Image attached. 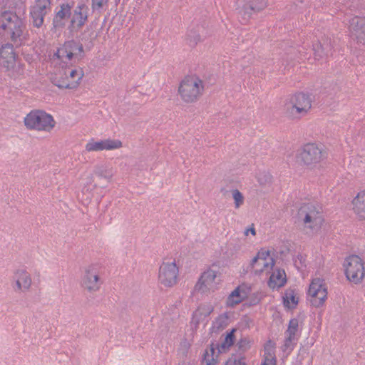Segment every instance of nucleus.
I'll use <instances>...</instances> for the list:
<instances>
[{
    "mask_svg": "<svg viewBox=\"0 0 365 365\" xmlns=\"http://www.w3.org/2000/svg\"><path fill=\"white\" fill-rule=\"evenodd\" d=\"M314 97L306 91L292 93L284 106V115L289 120H299L307 115L313 106Z\"/></svg>",
    "mask_w": 365,
    "mask_h": 365,
    "instance_id": "nucleus-1",
    "label": "nucleus"
},
{
    "mask_svg": "<svg viewBox=\"0 0 365 365\" xmlns=\"http://www.w3.org/2000/svg\"><path fill=\"white\" fill-rule=\"evenodd\" d=\"M0 28L16 46H21L28 38L24 21L15 12L5 11L1 14Z\"/></svg>",
    "mask_w": 365,
    "mask_h": 365,
    "instance_id": "nucleus-2",
    "label": "nucleus"
},
{
    "mask_svg": "<svg viewBox=\"0 0 365 365\" xmlns=\"http://www.w3.org/2000/svg\"><path fill=\"white\" fill-rule=\"evenodd\" d=\"M327 158V152L323 146L315 143L304 144L296 155L297 162L310 170H320L322 163Z\"/></svg>",
    "mask_w": 365,
    "mask_h": 365,
    "instance_id": "nucleus-3",
    "label": "nucleus"
},
{
    "mask_svg": "<svg viewBox=\"0 0 365 365\" xmlns=\"http://www.w3.org/2000/svg\"><path fill=\"white\" fill-rule=\"evenodd\" d=\"M205 91V83L197 75H187L180 81L178 92L185 103H194L200 100Z\"/></svg>",
    "mask_w": 365,
    "mask_h": 365,
    "instance_id": "nucleus-4",
    "label": "nucleus"
},
{
    "mask_svg": "<svg viewBox=\"0 0 365 365\" xmlns=\"http://www.w3.org/2000/svg\"><path fill=\"white\" fill-rule=\"evenodd\" d=\"M24 125L29 130L50 133L56 127L53 116L43 110L34 109L24 118Z\"/></svg>",
    "mask_w": 365,
    "mask_h": 365,
    "instance_id": "nucleus-5",
    "label": "nucleus"
},
{
    "mask_svg": "<svg viewBox=\"0 0 365 365\" xmlns=\"http://www.w3.org/2000/svg\"><path fill=\"white\" fill-rule=\"evenodd\" d=\"M346 279L351 284H361L365 279V260L359 255L346 256L342 262Z\"/></svg>",
    "mask_w": 365,
    "mask_h": 365,
    "instance_id": "nucleus-6",
    "label": "nucleus"
},
{
    "mask_svg": "<svg viewBox=\"0 0 365 365\" xmlns=\"http://www.w3.org/2000/svg\"><path fill=\"white\" fill-rule=\"evenodd\" d=\"M307 300L315 308L324 306L328 299V285L322 277L312 278L307 290Z\"/></svg>",
    "mask_w": 365,
    "mask_h": 365,
    "instance_id": "nucleus-7",
    "label": "nucleus"
},
{
    "mask_svg": "<svg viewBox=\"0 0 365 365\" xmlns=\"http://www.w3.org/2000/svg\"><path fill=\"white\" fill-rule=\"evenodd\" d=\"M55 56L65 63H78L84 57V48L78 42L68 41L57 48Z\"/></svg>",
    "mask_w": 365,
    "mask_h": 365,
    "instance_id": "nucleus-8",
    "label": "nucleus"
},
{
    "mask_svg": "<svg viewBox=\"0 0 365 365\" xmlns=\"http://www.w3.org/2000/svg\"><path fill=\"white\" fill-rule=\"evenodd\" d=\"M100 269L101 266L98 264H91L85 268L81 285L88 293L93 294L101 289L103 281Z\"/></svg>",
    "mask_w": 365,
    "mask_h": 365,
    "instance_id": "nucleus-9",
    "label": "nucleus"
},
{
    "mask_svg": "<svg viewBox=\"0 0 365 365\" xmlns=\"http://www.w3.org/2000/svg\"><path fill=\"white\" fill-rule=\"evenodd\" d=\"M299 215L303 216L305 227L312 232H317L322 227L324 218L319 210L312 204L303 205L299 210Z\"/></svg>",
    "mask_w": 365,
    "mask_h": 365,
    "instance_id": "nucleus-10",
    "label": "nucleus"
},
{
    "mask_svg": "<svg viewBox=\"0 0 365 365\" xmlns=\"http://www.w3.org/2000/svg\"><path fill=\"white\" fill-rule=\"evenodd\" d=\"M179 267L175 259L164 260L159 268L158 281L165 287H172L178 283Z\"/></svg>",
    "mask_w": 365,
    "mask_h": 365,
    "instance_id": "nucleus-11",
    "label": "nucleus"
},
{
    "mask_svg": "<svg viewBox=\"0 0 365 365\" xmlns=\"http://www.w3.org/2000/svg\"><path fill=\"white\" fill-rule=\"evenodd\" d=\"M274 265L275 259L272 256L270 250L267 248L260 249L250 261L251 269L256 274L267 273Z\"/></svg>",
    "mask_w": 365,
    "mask_h": 365,
    "instance_id": "nucleus-12",
    "label": "nucleus"
},
{
    "mask_svg": "<svg viewBox=\"0 0 365 365\" xmlns=\"http://www.w3.org/2000/svg\"><path fill=\"white\" fill-rule=\"evenodd\" d=\"M83 76V69L77 66L66 71L64 78L53 77L52 83L61 88L75 89L78 87Z\"/></svg>",
    "mask_w": 365,
    "mask_h": 365,
    "instance_id": "nucleus-13",
    "label": "nucleus"
},
{
    "mask_svg": "<svg viewBox=\"0 0 365 365\" xmlns=\"http://www.w3.org/2000/svg\"><path fill=\"white\" fill-rule=\"evenodd\" d=\"M17 60L18 55L12 44L6 43L0 46V69L6 72L13 73Z\"/></svg>",
    "mask_w": 365,
    "mask_h": 365,
    "instance_id": "nucleus-14",
    "label": "nucleus"
},
{
    "mask_svg": "<svg viewBox=\"0 0 365 365\" xmlns=\"http://www.w3.org/2000/svg\"><path fill=\"white\" fill-rule=\"evenodd\" d=\"M123 147V143L118 139L106 138L96 140L91 138L85 145L86 152H101L103 150H113Z\"/></svg>",
    "mask_w": 365,
    "mask_h": 365,
    "instance_id": "nucleus-15",
    "label": "nucleus"
},
{
    "mask_svg": "<svg viewBox=\"0 0 365 365\" xmlns=\"http://www.w3.org/2000/svg\"><path fill=\"white\" fill-rule=\"evenodd\" d=\"M33 281L30 273L25 269H17L14 272L11 286L16 293H25L32 287Z\"/></svg>",
    "mask_w": 365,
    "mask_h": 365,
    "instance_id": "nucleus-16",
    "label": "nucleus"
},
{
    "mask_svg": "<svg viewBox=\"0 0 365 365\" xmlns=\"http://www.w3.org/2000/svg\"><path fill=\"white\" fill-rule=\"evenodd\" d=\"M349 36L358 45H365V16H354L349 21Z\"/></svg>",
    "mask_w": 365,
    "mask_h": 365,
    "instance_id": "nucleus-17",
    "label": "nucleus"
},
{
    "mask_svg": "<svg viewBox=\"0 0 365 365\" xmlns=\"http://www.w3.org/2000/svg\"><path fill=\"white\" fill-rule=\"evenodd\" d=\"M218 272L211 268L205 269L199 277L195 289L203 293L214 292L217 289L216 279Z\"/></svg>",
    "mask_w": 365,
    "mask_h": 365,
    "instance_id": "nucleus-18",
    "label": "nucleus"
},
{
    "mask_svg": "<svg viewBox=\"0 0 365 365\" xmlns=\"http://www.w3.org/2000/svg\"><path fill=\"white\" fill-rule=\"evenodd\" d=\"M89 8L84 3H79L71 11L70 19V29L71 31H78L82 29L88 21Z\"/></svg>",
    "mask_w": 365,
    "mask_h": 365,
    "instance_id": "nucleus-19",
    "label": "nucleus"
},
{
    "mask_svg": "<svg viewBox=\"0 0 365 365\" xmlns=\"http://www.w3.org/2000/svg\"><path fill=\"white\" fill-rule=\"evenodd\" d=\"M50 7L51 0H35L30 8V16L34 26L40 28L43 25L44 17Z\"/></svg>",
    "mask_w": 365,
    "mask_h": 365,
    "instance_id": "nucleus-20",
    "label": "nucleus"
},
{
    "mask_svg": "<svg viewBox=\"0 0 365 365\" xmlns=\"http://www.w3.org/2000/svg\"><path fill=\"white\" fill-rule=\"evenodd\" d=\"M252 292V287L247 283L238 285L230 292L226 299V305L228 307H234L245 300Z\"/></svg>",
    "mask_w": 365,
    "mask_h": 365,
    "instance_id": "nucleus-21",
    "label": "nucleus"
},
{
    "mask_svg": "<svg viewBox=\"0 0 365 365\" xmlns=\"http://www.w3.org/2000/svg\"><path fill=\"white\" fill-rule=\"evenodd\" d=\"M268 6V0H248L240 8V14L250 18L253 14L264 11Z\"/></svg>",
    "mask_w": 365,
    "mask_h": 365,
    "instance_id": "nucleus-22",
    "label": "nucleus"
},
{
    "mask_svg": "<svg viewBox=\"0 0 365 365\" xmlns=\"http://www.w3.org/2000/svg\"><path fill=\"white\" fill-rule=\"evenodd\" d=\"M351 210L360 221H365V188L360 190L351 201Z\"/></svg>",
    "mask_w": 365,
    "mask_h": 365,
    "instance_id": "nucleus-23",
    "label": "nucleus"
},
{
    "mask_svg": "<svg viewBox=\"0 0 365 365\" xmlns=\"http://www.w3.org/2000/svg\"><path fill=\"white\" fill-rule=\"evenodd\" d=\"M72 6L68 3L61 4L56 8V14L53 19V25L55 29L63 28L66 24V20L71 19Z\"/></svg>",
    "mask_w": 365,
    "mask_h": 365,
    "instance_id": "nucleus-24",
    "label": "nucleus"
},
{
    "mask_svg": "<svg viewBox=\"0 0 365 365\" xmlns=\"http://www.w3.org/2000/svg\"><path fill=\"white\" fill-rule=\"evenodd\" d=\"M213 310L214 307L211 303L200 304L192 313L191 323L197 326L206 322Z\"/></svg>",
    "mask_w": 365,
    "mask_h": 365,
    "instance_id": "nucleus-25",
    "label": "nucleus"
},
{
    "mask_svg": "<svg viewBox=\"0 0 365 365\" xmlns=\"http://www.w3.org/2000/svg\"><path fill=\"white\" fill-rule=\"evenodd\" d=\"M299 322L297 319H292L289 321L288 328L286 331V338L283 347L284 351L292 350L293 345L297 340Z\"/></svg>",
    "mask_w": 365,
    "mask_h": 365,
    "instance_id": "nucleus-26",
    "label": "nucleus"
},
{
    "mask_svg": "<svg viewBox=\"0 0 365 365\" xmlns=\"http://www.w3.org/2000/svg\"><path fill=\"white\" fill-rule=\"evenodd\" d=\"M287 283L285 271L280 268L274 269L267 281L268 287L272 289H279Z\"/></svg>",
    "mask_w": 365,
    "mask_h": 365,
    "instance_id": "nucleus-27",
    "label": "nucleus"
},
{
    "mask_svg": "<svg viewBox=\"0 0 365 365\" xmlns=\"http://www.w3.org/2000/svg\"><path fill=\"white\" fill-rule=\"evenodd\" d=\"M275 344L271 341L264 346V359L261 365H276Z\"/></svg>",
    "mask_w": 365,
    "mask_h": 365,
    "instance_id": "nucleus-28",
    "label": "nucleus"
},
{
    "mask_svg": "<svg viewBox=\"0 0 365 365\" xmlns=\"http://www.w3.org/2000/svg\"><path fill=\"white\" fill-rule=\"evenodd\" d=\"M299 303V297L295 290L287 289L283 296L284 306L287 309H294Z\"/></svg>",
    "mask_w": 365,
    "mask_h": 365,
    "instance_id": "nucleus-29",
    "label": "nucleus"
},
{
    "mask_svg": "<svg viewBox=\"0 0 365 365\" xmlns=\"http://www.w3.org/2000/svg\"><path fill=\"white\" fill-rule=\"evenodd\" d=\"M95 175L98 178L104 179L107 182H110L113 179L114 172L112 167L106 165H102L96 168Z\"/></svg>",
    "mask_w": 365,
    "mask_h": 365,
    "instance_id": "nucleus-30",
    "label": "nucleus"
},
{
    "mask_svg": "<svg viewBox=\"0 0 365 365\" xmlns=\"http://www.w3.org/2000/svg\"><path fill=\"white\" fill-rule=\"evenodd\" d=\"M217 357L218 354H216L215 348L211 346L205 350L202 365H217L218 363Z\"/></svg>",
    "mask_w": 365,
    "mask_h": 365,
    "instance_id": "nucleus-31",
    "label": "nucleus"
},
{
    "mask_svg": "<svg viewBox=\"0 0 365 365\" xmlns=\"http://www.w3.org/2000/svg\"><path fill=\"white\" fill-rule=\"evenodd\" d=\"M236 329H232L229 333L227 334L223 343L221 345V350H225L227 348L231 346L235 341L234 333Z\"/></svg>",
    "mask_w": 365,
    "mask_h": 365,
    "instance_id": "nucleus-32",
    "label": "nucleus"
},
{
    "mask_svg": "<svg viewBox=\"0 0 365 365\" xmlns=\"http://www.w3.org/2000/svg\"><path fill=\"white\" fill-rule=\"evenodd\" d=\"M232 195L235 202V208H239L244 203V196L242 193L237 189L232 190Z\"/></svg>",
    "mask_w": 365,
    "mask_h": 365,
    "instance_id": "nucleus-33",
    "label": "nucleus"
},
{
    "mask_svg": "<svg viewBox=\"0 0 365 365\" xmlns=\"http://www.w3.org/2000/svg\"><path fill=\"white\" fill-rule=\"evenodd\" d=\"M293 262L297 269H302L306 266V256L299 253L293 258Z\"/></svg>",
    "mask_w": 365,
    "mask_h": 365,
    "instance_id": "nucleus-34",
    "label": "nucleus"
},
{
    "mask_svg": "<svg viewBox=\"0 0 365 365\" xmlns=\"http://www.w3.org/2000/svg\"><path fill=\"white\" fill-rule=\"evenodd\" d=\"M109 0H91V6L93 10H100L106 6Z\"/></svg>",
    "mask_w": 365,
    "mask_h": 365,
    "instance_id": "nucleus-35",
    "label": "nucleus"
},
{
    "mask_svg": "<svg viewBox=\"0 0 365 365\" xmlns=\"http://www.w3.org/2000/svg\"><path fill=\"white\" fill-rule=\"evenodd\" d=\"M225 365H245V364L242 359L230 358L227 361Z\"/></svg>",
    "mask_w": 365,
    "mask_h": 365,
    "instance_id": "nucleus-36",
    "label": "nucleus"
},
{
    "mask_svg": "<svg viewBox=\"0 0 365 365\" xmlns=\"http://www.w3.org/2000/svg\"><path fill=\"white\" fill-rule=\"evenodd\" d=\"M250 234H251L252 236H255L256 235V231L253 225H252L250 227L247 228L245 231V235L246 236H248Z\"/></svg>",
    "mask_w": 365,
    "mask_h": 365,
    "instance_id": "nucleus-37",
    "label": "nucleus"
}]
</instances>
